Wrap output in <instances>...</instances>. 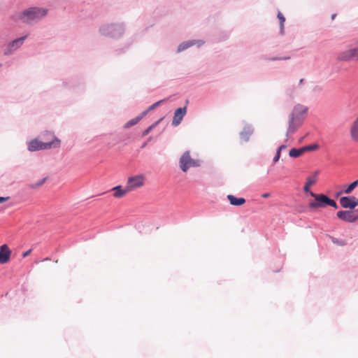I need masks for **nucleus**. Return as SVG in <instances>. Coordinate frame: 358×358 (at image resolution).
Here are the masks:
<instances>
[{"label":"nucleus","mask_w":358,"mask_h":358,"mask_svg":"<svg viewBox=\"0 0 358 358\" xmlns=\"http://www.w3.org/2000/svg\"><path fill=\"white\" fill-rule=\"evenodd\" d=\"M308 108L305 106L298 104L295 106L289 116L287 122V137L294 134L302 125L306 115Z\"/></svg>","instance_id":"f257e3e1"},{"label":"nucleus","mask_w":358,"mask_h":358,"mask_svg":"<svg viewBox=\"0 0 358 358\" xmlns=\"http://www.w3.org/2000/svg\"><path fill=\"white\" fill-rule=\"evenodd\" d=\"M311 185L305 184L303 187V190L305 192H308L310 195L313 197L315 199L313 201H310L308 203V206L310 208H317L324 207L326 205L332 206L335 208H337L336 203L330 199L328 196L324 194H317L310 190Z\"/></svg>","instance_id":"f03ea898"},{"label":"nucleus","mask_w":358,"mask_h":358,"mask_svg":"<svg viewBox=\"0 0 358 358\" xmlns=\"http://www.w3.org/2000/svg\"><path fill=\"white\" fill-rule=\"evenodd\" d=\"M47 10L40 8H31L24 10L20 15V19L26 23H31L45 16Z\"/></svg>","instance_id":"7ed1b4c3"},{"label":"nucleus","mask_w":358,"mask_h":358,"mask_svg":"<svg viewBox=\"0 0 358 358\" xmlns=\"http://www.w3.org/2000/svg\"><path fill=\"white\" fill-rule=\"evenodd\" d=\"M60 140L57 137H54L53 140L49 143H43L38 139H34L29 143L28 150L34 152L41 150L56 148L60 146Z\"/></svg>","instance_id":"20e7f679"},{"label":"nucleus","mask_w":358,"mask_h":358,"mask_svg":"<svg viewBox=\"0 0 358 358\" xmlns=\"http://www.w3.org/2000/svg\"><path fill=\"white\" fill-rule=\"evenodd\" d=\"M145 177L143 174H138L128 178L126 186L129 192L142 187L145 185Z\"/></svg>","instance_id":"39448f33"},{"label":"nucleus","mask_w":358,"mask_h":358,"mask_svg":"<svg viewBox=\"0 0 358 358\" xmlns=\"http://www.w3.org/2000/svg\"><path fill=\"white\" fill-rule=\"evenodd\" d=\"M180 168L184 172H186L190 167L199 166V162L190 157L189 152L186 151L180 159Z\"/></svg>","instance_id":"423d86ee"},{"label":"nucleus","mask_w":358,"mask_h":358,"mask_svg":"<svg viewBox=\"0 0 358 358\" xmlns=\"http://www.w3.org/2000/svg\"><path fill=\"white\" fill-rule=\"evenodd\" d=\"M338 59L343 62L358 60V47L348 49L341 52L338 56Z\"/></svg>","instance_id":"0eeeda50"},{"label":"nucleus","mask_w":358,"mask_h":358,"mask_svg":"<svg viewBox=\"0 0 358 358\" xmlns=\"http://www.w3.org/2000/svg\"><path fill=\"white\" fill-rule=\"evenodd\" d=\"M337 217L348 222H355L358 220V212L351 210H340L336 213Z\"/></svg>","instance_id":"6e6552de"},{"label":"nucleus","mask_w":358,"mask_h":358,"mask_svg":"<svg viewBox=\"0 0 358 358\" xmlns=\"http://www.w3.org/2000/svg\"><path fill=\"white\" fill-rule=\"evenodd\" d=\"M27 36H24L17 38V39L13 41L12 42H10L6 48V49L4 52V55H9L13 51L17 50L19 47H20L22 45L23 41L27 38Z\"/></svg>","instance_id":"1a4fd4ad"},{"label":"nucleus","mask_w":358,"mask_h":358,"mask_svg":"<svg viewBox=\"0 0 358 358\" xmlns=\"http://www.w3.org/2000/svg\"><path fill=\"white\" fill-rule=\"evenodd\" d=\"M103 34H110L112 36H115V31H119L120 34L124 31L123 27L120 24H110L103 27L101 29Z\"/></svg>","instance_id":"9d476101"},{"label":"nucleus","mask_w":358,"mask_h":358,"mask_svg":"<svg viewBox=\"0 0 358 358\" xmlns=\"http://www.w3.org/2000/svg\"><path fill=\"white\" fill-rule=\"evenodd\" d=\"M355 196H343L340 199V204L344 208L354 209L356 207Z\"/></svg>","instance_id":"9b49d317"},{"label":"nucleus","mask_w":358,"mask_h":358,"mask_svg":"<svg viewBox=\"0 0 358 358\" xmlns=\"http://www.w3.org/2000/svg\"><path fill=\"white\" fill-rule=\"evenodd\" d=\"M186 112H187L186 107L179 108L176 109L174 113L172 124L173 126L179 125L180 122L182 121L183 117L186 114Z\"/></svg>","instance_id":"f8f14e48"},{"label":"nucleus","mask_w":358,"mask_h":358,"mask_svg":"<svg viewBox=\"0 0 358 358\" xmlns=\"http://www.w3.org/2000/svg\"><path fill=\"white\" fill-rule=\"evenodd\" d=\"M11 251L7 245L4 244L0 247V263L6 264L9 261Z\"/></svg>","instance_id":"ddd939ff"},{"label":"nucleus","mask_w":358,"mask_h":358,"mask_svg":"<svg viewBox=\"0 0 358 358\" xmlns=\"http://www.w3.org/2000/svg\"><path fill=\"white\" fill-rule=\"evenodd\" d=\"M112 191L114 192L113 196L115 198H122L124 197L127 193L130 192L129 190L127 189V187L125 186L124 188H122V186L118 185L112 189Z\"/></svg>","instance_id":"4468645a"},{"label":"nucleus","mask_w":358,"mask_h":358,"mask_svg":"<svg viewBox=\"0 0 358 358\" xmlns=\"http://www.w3.org/2000/svg\"><path fill=\"white\" fill-rule=\"evenodd\" d=\"M253 129L251 127H245L240 134V137L243 141H248L250 137L253 134Z\"/></svg>","instance_id":"2eb2a0df"},{"label":"nucleus","mask_w":358,"mask_h":358,"mask_svg":"<svg viewBox=\"0 0 358 358\" xmlns=\"http://www.w3.org/2000/svg\"><path fill=\"white\" fill-rule=\"evenodd\" d=\"M227 199L232 206H242L245 203L244 198H236L234 195L229 194Z\"/></svg>","instance_id":"dca6fc26"},{"label":"nucleus","mask_w":358,"mask_h":358,"mask_svg":"<svg viewBox=\"0 0 358 358\" xmlns=\"http://www.w3.org/2000/svg\"><path fill=\"white\" fill-rule=\"evenodd\" d=\"M147 114V111L142 112L138 116H137L135 118H133L128 121L125 125L124 128H129L130 127H132L135 124H136L144 116H145Z\"/></svg>","instance_id":"f3484780"},{"label":"nucleus","mask_w":358,"mask_h":358,"mask_svg":"<svg viewBox=\"0 0 358 358\" xmlns=\"http://www.w3.org/2000/svg\"><path fill=\"white\" fill-rule=\"evenodd\" d=\"M306 152V148L296 149L292 148L289 150V155L290 157H299Z\"/></svg>","instance_id":"a211bd4d"},{"label":"nucleus","mask_w":358,"mask_h":358,"mask_svg":"<svg viewBox=\"0 0 358 358\" xmlns=\"http://www.w3.org/2000/svg\"><path fill=\"white\" fill-rule=\"evenodd\" d=\"M357 185H358V180L354 181L350 185H348V187L343 191V193H345L346 194H350L354 190V189L357 187ZM342 193H343V192H338L337 194V196H340Z\"/></svg>","instance_id":"6ab92c4d"},{"label":"nucleus","mask_w":358,"mask_h":358,"mask_svg":"<svg viewBox=\"0 0 358 358\" xmlns=\"http://www.w3.org/2000/svg\"><path fill=\"white\" fill-rule=\"evenodd\" d=\"M319 174L318 171H315L312 176H308L306 178V183L310 185H313L315 184L317 181V175Z\"/></svg>","instance_id":"aec40b11"},{"label":"nucleus","mask_w":358,"mask_h":358,"mask_svg":"<svg viewBox=\"0 0 358 358\" xmlns=\"http://www.w3.org/2000/svg\"><path fill=\"white\" fill-rule=\"evenodd\" d=\"M195 44V42L192 41H187V42H185V43H181L178 48V52H180V51H182L187 48H188L189 47Z\"/></svg>","instance_id":"412c9836"},{"label":"nucleus","mask_w":358,"mask_h":358,"mask_svg":"<svg viewBox=\"0 0 358 358\" xmlns=\"http://www.w3.org/2000/svg\"><path fill=\"white\" fill-rule=\"evenodd\" d=\"M46 181V178H44L40 180H38L37 182L35 183H30L28 185L29 187L31 189H37L41 187L45 182Z\"/></svg>","instance_id":"4be33fe9"},{"label":"nucleus","mask_w":358,"mask_h":358,"mask_svg":"<svg viewBox=\"0 0 358 358\" xmlns=\"http://www.w3.org/2000/svg\"><path fill=\"white\" fill-rule=\"evenodd\" d=\"M278 18L280 20V31H281V33H283L284 23L285 22V18L280 12H278Z\"/></svg>","instance_id":"5701e85b"},{"label":"nucleus","mask_w":358,"mask_h":358,"mask_svg":"<svg viewBox=\"0 0 358 358\" xmlns=\"http://www.w3.org/2000/svg\"><path fill=\"white\" fill-rule=\"evenodd\" d=\"M164 100H160L155 103H153L152 105H151L148 109L146 110L147 113L150 110H154L157 106H158L159 105H160L162 103L164 102Z\"/></svg>","instance_id":"b1692460"},{"label":"nucleus","mask_w":358,"mask_h":358,"mask_svg":"<svg viewBox=\"0 0 358 358\" xmlns=\"http://www.w3.org/2000/svg\"><path fill=\"white\" fill-rule=\"evenodd\" d=\"M155 125H156V124L150 125L147 129H145L143 131V136L148 135L150 132V131L155 127Z\"/></svg>","instance_id":"393cba45"},{"label":"nucleus","mask_w":358,"mask_h":358,"mask_svg":"<svg viewBox=\"0 0 358 358\" xmlns=\"http://www.w3.org/2000/svg\"><path fill=\"white\" fill-rule=\"evenodd\" d=\"M317 148H318V145L317 144H315V145L303 147V148H306V150H313L317 149Z\"/></svg>","instance_id":"a878e982"},{"label":"nucleus","mask_w":358,"mask_h":358,"mask_svg":"<svg viewBox=\"0 0 358 358\" xmlns=\"http://www.w3.org/2000/svg\"><path fill=\"white\" fill-rule=\"evenodd\" d=\"M280 157V150H277L276 155H275V157L273 158V162H277L279 160Z\"/></svg>","instance_id":"bb28decb"},{"label":"nucleus","mask_w":358,"mask_h":358,"mask_svg":"<svg viewBox=\"0 0 358 358\" xmlns=\"http://www.w3.org/2000/svg\"><path fill=\"white\" fill-rule=\"evenodd\" d=\"M31 250H29L22 254L23 257H26L31 254Z\"/></svg>","instance_id":"cd10ccee"},{"label":"nucleus","mask_w":358,"mask_h":358,"mask_svg":"<svg viewBox=\"0 0 358 358\" xmlns=\"http://www.w3.org/2000/svg\"><path fill=\"white\" fill-rule=\"evenodd\" d=\"M8 199H9V197L0 196V203H3L4 201H6Z\"/></svg>","instance_id":"c85d7f7f"},{"label":"nucleus","mask_w":358,"mask_h":358,"mask_svg":"<svg viewBox=\"0 0 358 358\" xmlns=\"http://www.w3.org/2000/svg\"><path fill=\"white\" fill-rule=\"evenodd\" d=\"M270 196H271L270 193L267 192V193L263 194L262 195V197L266 199V198H268Z\"/></svg>","instance_id":"c756f323"},{"label":"nucleus","mask_w":358,"mask_h":358,"mask_svg":"<svg viewBox=\"0 0 358 358\" xmlns=\"http://www.w3.org/2000/svg\"><path fill=\"white\" fill-rule=\"evenodd\" d=\"M286 148H287V146H286V145H280V146L278 148V150H280V152H281V150H285V149H286Z\"/></svg>","instance_id":"7c9ffc66"},{"label":"nucleus","mask_w":358,"mask_h":358,"mask_svg":"<svg viewBox=\"0 0 358 358\" xmlns=\"http://www.w3.org/2000/svg\"><path fill=\"white\" fill-rule=\"evenodd\" d=\"M333 242H334V243H339V244H340V245H345V243H343V242H342V243H339V241H333Z\"/></svg>","instance_id":"2f4dec72"},{"label":"nucleus","mask_w":358,"mask_h":358,"mask_svg":"<svg viewBox=\"0 0 358 358\" xmlns=\"http://www.w3.org/2000/svg\"><path fill=\"white\" fill-rule=\"evenodd\" d=\"M355 202L356 203V206H358V199L355 197Z\"/></svg>","instance_id":"473e14b6"},{"label":"nucleus","mask_w":358,"mask_h":358,"mask_svg":"<svg viewBox=\"0 0 358 358\" xmlns=\"http://www.w3.org/2000/svg\"><path fill=\"white\" fill-rule=\"evenodd\" d=\"M336 17V14H333L332 16H331V19L334 20Z\"/></svg>","instance_id":"72a5a7b5"},{"label":"nucleus","mask_w":358,"mask_h":358,"mask_svg":"<svg viewBox=\"0 0 358 358\" xmlns=\"http://www.w3.org/2000/svg\"><path fill=\"white\" fill-rule=\"evenodd\" d=\"M357 212H358V210H357Z\"/></svg>","instance_id":"f704fd0d"}]
</instances>
